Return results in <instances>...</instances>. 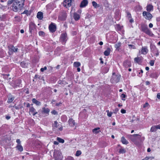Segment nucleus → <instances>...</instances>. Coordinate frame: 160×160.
Wrapping results in <instances>:
<instances>
[{"mask_svg":"<svg viewBox=\"0 0 160 160\" xmlns=\"http://www.w3.org/2000/svg\"><path fill=\"white\" fill-rule=\"evenodd\" d=\"M24 0H8V4H12V9L14 12L17 11L23 7Z\"/></svg>","mask_w":160,"mask_h":160,"instance_id":"1","label":"nucleus"},{"mask_svg":"<svg viewBox=\"0 0 160 160\" xmlns=\"http://www.w3.org/2000/svg\"><path fill=\"white\" fill-rule=\"evenodd\" d=\"M128 138H129L135 144L138 145L142 142L144 139V138L142 137L139 134H135L128 135Z\"/></svg>","mask_w":160,"mask_h":160,"instance_id":"2","label":"nucleus"},{"mask_svg":"<svg viewBox=\"0 0 160 160\" xmlns=\"http://www.w3.org/2000/svg\"><path fill=\"white\" fill-rule=\"evenodd\" d=\"M121 77L119 75H116L115 72L112 73V76L110 80L112 83H117L119 82Z\"/></svg>","mask_w":160,"mask_h":160,"instance_id":"3","label":"nucleus"},{"mask_svg":"<svg viewBox=\"0 0 160 160\" xmlns=\"http://www.w3.org/2000/svg\"><path fill=\"white\" fill-rule=\"evenodd\" d=\"M53 155L55 160H61L62 157L61 152L57 150H54Z\"/></svg>","mask_w":160,"mask_h":160,"instance_id":"4","label":"nucleus"},{"mask_svg":"<svg viewBox=\"0 0 160 160\" xmlns=\"http://www.w3.org/2000/svg\"><path fill=\"white\" fill-rule=\"evenodd\" d=\"M141 29L143 32H145L147 34L151 36L153 35V34L151 32L150 30L148 28L147 26L145 25H142L141 26Z\"/></svg>","mask_w":160,"mask_h":160,"instance_id":"5","label":"nucleus"},{"mask_svg":"<svg viewBox=\"0 0 160 160\" xmlns=\"http://www.w3.org/2000/svg\"><path fill=\"white\" fill-rule=\"evenodd\" d=\"M67 17V13L64 11L60 12L58 18V19L61 21H64L66 19Z\"/></svg>","mask_w":160,"mask_h":160,"instance_id":"6","label":"nucleus"},{"mask_svg":"<svg viewBox=\"0 0 160 160\" xmlns=\"http://www.w3.org/2000/svg\"><path fill=\"white\" fill-rule=\"evenodd\" d=\"M67 39V35L66 32L62 33L61 34L60 40L62 43H64V44H65Z\"/></svg>","mask_w":160,"mask_h":160,"instance_id":"7","label":"nucleus"},{"mask_svg":"<svg viewBox=\"0 0 160 160\" xmlns=\"http://www.w3.org/2000/svg\"><path fill=\"white\" fill-rule=\"evenodd\" d=\"M72 0H64L63 2V6L68 8L71 6Z\"/></svg>","mask_w":160,"mask_h":160,"instance_id":"8","label":"nucleus"},{"mask_svg":"<svg viewBox=\"0 0 160 160\" xmlns=\"http://www.w3.org/2000/svg\"><path fill=\"white\" fill-rule=\"evenodd\" d=\"M142 14L144 16H146L145 18L146 19H150L152 18V15L149 12L144 11L143 12Z\"/></svg>","mask_w":160,"mask_h":160,"instance_id":"9","label":"nucleus"},{"mask_svg":"<svg viewBox=\"0 0 160 160\" xmlns=\"http://www.w3.org/2000/svg\"><path fill=\"white\" fill-rule=\"evenodd\" d=\"M49 29L51 32H54L56 30V26L54 24L52 23L49 26Z\"/></svg>","mask_w":160,"mask_h":160,"instance_id":"10","label":"nucleus"},{"mask_svg":"<svg viewBox=\"0 0 160 160\" xmlns=\"http://www.w3.org/2000/svg\"><path fill=\"white\" fill-rule=\"evenodd\" d=\"M88 2L87 0H83L81 2L80 7V8H83L86 7L88 4Z\"/></svg>","mask_w":160,"mask_h":160,"instance_id":"11","label":"nucleus"},{"mask_svg":"<svg viewBox=\"0 0 160 160\" xmlns=\"http://www.w3.org/2000/svg\"><path fill=\"white\" fill-rule=\"evenodd\" d=\"M18 48H16L13 46H12L11 48H9V54H11L12 53V52H16L17 51Z\"/></svg>","mask_w":160,"mask_h":160,"instance_id":"12","label":"nucleus"},{"mask_svg":"<svg viewBox=\"0 0 160 160\" xmlns=\"http://www.w3.org/2000/svg\"><path fill=\"white\" fill-rule=\"evenodd\" d=\"M121 43L120 42H118L115 44L114 47L116 49V50L118 51H119L120 50V48L121 46Z\"/></svg>","mask_w":160,"mask_h":160,"instance_id":"13","label":"nucleus"},{"mask_svg":"<svg viewBox=\"0 0 160 160\" xmlns=\"http://www.w3.org/2000/svg\"><path fill=\"white\" fill-rule=\"evenodd\" d=\"M148 52V50L147 47H143L141 50L142 53L146 54Z\"/></svg>","mask_w":160,"mask_h":160,"instance_id":"14","label":"nucleus"},{"mask_svg":"<svg viewBox=\"0 0 160 160\" xmlns=\"http://www.w3.org/2000/svg\"><path fill=\"white\" fill-rule=\"evenodd\" d=\"M37 18L40 20H42L43 18V13L41 12H38L37 14Z\"/></svg>","mask_w":160,"mask_h":160,"instance_id":"15","label":"nucleus"},{"mask_svg":"<svg viewBox=\"0 0 160 160\" xmlns=\"http://www.w3.org/2000/svg\"><path fill=\"white\" fill-rule=\"evenodd\" d=\"M68 122L69 125L71 126H73L75 124V122L74 121L72 118L69 119Z\"/></svg>","mask_w":160,"mask_h":160,"instance_id":"16","label":"nucleus"},{"mask_svg":"<svg viewBox=\"0 0 160 160\" xmlns=\"http://www.w3.org/2000/svg\"><path fill=\"white\" fill-rule=\"evenodd\" d=\"M123 65L126 67H130L131 65L130 62L127 60L124 62Z\"/></svg>","mask_w":160,"mask_h":160,"instance_id":"17","label":"nucleus"},{"mask_svg":"<svg viewBox=\"0 0 160 160\" xmlns=\"http://www.w3.org/2000/svg\"><path fill=\"white\" fill-rule=\"evenodd\" d=\"M150 47L151 52H154L157 49L156 46L152 44H150Z\"/></svg>","mask_w":160,"mask_h":160,"instance_id":"18","label":"nucleus"},{"mask_svg":"<svg viewBox=\"0 0 160 160\" xmlns=\"http://www.w3.org/2000/svg\"><path fill=\"white\" fill-rule=\"evenodd\" d=\"M42 112L44 113H45L47 114L48 115L49 112H50V110L48 108L44 107L42 108Z\"/></svg>","mask_w":160,"mask_h":160,"instance_id":"19","label":"nucleus"},{"mask_svg":"<svg viewBox=\"0 0 160 160\" xmlns=\"http://www.w3.org/2000/svg\"><path fill=\"white\" fill-rule=\"evenodd\" d=\"M111 50L110 48H108L107 50H105L104 52V55L106 56H108L109 55Z\"/></svg>","mask_w":160,"mask_h":160,"instance_id":"20","label":"nucleus"},{"mask_svg":"<svg viewBox=\"0 0 160 160\" xmlns=\"http://www.w3.org/2000/svg\"><path fill=\"white\" fill-rule=\"evenodd\" d=\"M32 102L33 103H35L36 105L39 106L41 105V102L37 101L35 98H33L32 99Z\"/></svg>","mask_w":160,"mask_h":160,"instance_id":"21","label":"nucleus"},{"mask_svg":"<svg viewBox=\"0 0 160 160\" xmlns=\"http://www.w3.org/2000/svg\"><path fill=\"white\" fill-rule=\"evenodd\" d=\"M153 8V6L149 4L148 5L147 7V10L148 12H150L152 10Z\"/></svg>","mask_w":160,"mask_h":160,"instance_id":"22","label":"nucleus"},{"mask_svg":"<svg viewBox=\"0 0 160 160\" xmlns=\"http://www.w3.org/2000/svg\"><path fill=\"white\" fill-rule=\"evenodd\" d=\"M34 24L32 22H31L29 24V31L31 32L32 30L33 29V28L34 27Z\"/></svg>","mask_w":160,"mask_h":160,"instance_id":"23","label":"nucleus"},{"mask_svg":"<svg viewBox=\"0 0 160 160\" xmlns=\"http://www.w3.org/2000/svg\"><path fill=\"white\" fill-rule=\"evenodd\" d=\"M16 148L20 152H22L23 150V147L21 144H17Z\"/></svg>","mask_w":160,"mask_h":160,"instance_id":"24","label":"nucleus"},{"mask_svg":"<svg viewBox=\"0 0 160 160\" xmlns=\"http://www.w3.org/2000/svg\"><path fill=\"white\" fill-rule=\"evenodd\" d=\"M121 141L124 144H127L128 143V142L126 140V139H125L124 137H122Z\"/></svg>","mask_w":160,"mask_h":160,"instance_id":"25","label":"nucleus"},{"mask_svg":"<svg viewBox=\"0 0 160 160\" xmlns=\"http://www.w3.org/2000/svg\"><path fill=\"white\" fill-rule=\"evenodd\" d=\"M59 124H58V122L57 121H54L53 126V129H55V128H58L59 127Z\"/></svg>","mask_w":160,"mask_h":160,"instance_id":"26","label":"nucleus"},{"mask_svg":"<svg viewBox=\"0 0 160 160\" xmlns=\"http://www.w3.org/2000/svg\"><path fill=\"white\" fill-rule=\"evenodd\" d=\"M14 97L12 96H9L8 100V103H11L14 100Z\"/></svg>","mask_w":160,"mask_h":160,"instance_id":"27","label":"nucleus"},{"mask_svg":"<svg viewBox=\"0 0 160 160\" xmlns=\"http://www.w3.org/2000/svg\"><path fill=\"white\" fill-rule=\"evenodd\" d=\"M20 65L22 68H26L27 67L28 64L24 62H21Z\"/></svg>","mask_w":160,"mask_h":160,"instance_id":"28","label":"nucleus"},{"mask_svg":"<svg viewBox=\"0 0 160 160\" xmlns=\"http://www.w3.org/2000/svg\"><path fill=\"white\" fill-rule=\"evenodd\" d=\"M75 20H78L80 18V16L78 14L75 13L73 16Z\"/></svg>","mask_w":160,"mask_h":160,"instance_id":"29","label":"nucleus"},{"mask_svg":"<svg viewBox=\"0 0 160 160\" xmlns=\"http://www.w3.org/2000/svg\"><path fill=\"white\" fill-rule=\"evenodd\" d=\"M134 62L138 63H139L141 61V58L140 57H137L135 58L134 59Z\"/></svg>","mask_w":160,"mask_h":160,"instance_id":"30","label":"nucleus"},{"mask_svg":"<svg viewBox=\"0 0 160 160\" xmlns=\"http://www.w3.org/2000/svg\"><path fill=\"white\" fill-rule=\"evenodd\" d=\"M158 129L157 126H154L152 127L151 129V131L152 132H153L156 131Z\"/></svg>","mask_w":160,"mask_h":160,"instance_id":"31","label":"nucleus"},{"mask_svg":"<svg viewBox=\"0 0 160 160\" xmlns=\"http://www.w3.org/2000/svg\"><path fill=\"white\" fill-rule=\"evenodd\" d=\"M81 64L79 62H75L74 63V66L76 68H78L80 66Z\"/></svg>","mask_w":160,"mask_h":160,"instance_id":"32","label":"nucleus"},{"mask_svg":"<svg viewBox=\"0 0 160 160\" xmlns=\"http://www.w3.org/2000/svg\"><path fill=\"white\" fill-rule=\"evenodd\" d=\"M93 6L95 8H97L99 7V5L95 1H93L92 2Z\"/></svg>","mask_w":160,"mask_h":160,"instance_id":"33","label":"nucleus"},{"mask_svg":"<svg viewBox=\"0 0 160 160\" xmlns=\"http://www.w3.org/2000/svg\"><path fill=\"white\" fill-rule=\"evenodd\" d=\"M14 18L15 20L18 22H19L21 20L20 17L18 16H16L14 17Z\"/></svg>","mask_w":160,"mask_h":160,"instance_id":"34","label":"nucleus"},{"mask_svg":"<svg viewBox=\"0 0 160 160\" xmlns=\"http://www.w3.org/2000/svg\"><path fill=\"white\" fill-rule=\"evenodd\" d=\"M57 140H58L59 142L62 143H63L64 142V139L58 137L57 138Z\"/></svg>","mask_w":160,"mask_h":160,"instance_id":"35","label":"nucleus"},{"mask_svg":"<svg viewBox=\"0 0 160 160\" xmlns=\"http://www.w3.org/2000/svg\"><path fill=\"white\" fill-rule=\"evenodd\" d=\"M100 129L99 128H94L92 130L93 132L95 133H98L99 132V131H98Z\"/></svg>","mask_w":160,"mask_h":160,"instance_id":"36","label":"nucleus"},{"mask_svg":"<svg viewBox=\"0 0 160 160\" xmlns=\"http://www.w3.org/2000/svg\"><path fill=\"white\" fill-rule=\"evenodd\" d=\"M36 110L35 108L32 107H31L30 108H29V111L30 112L33 113L34 112H35Z\"/></svg>","mask_w":160,"mask_h":160,"instance_id":"37","label":"nucleus"},{"mask_svg":"<svg viewBox=\"0 0 160 160\" xmlns=\"http://www.w3.org/2000/svg\"><path fill=\"white\" fill-rule=\"evenodd\" d=\"M150 76L151 78H155L157 77L156 74L154 72H153L150 75Z\"/></svg>","mask_w":160,"mask_h":160,"instance_id":"38","label":"nucleus"},{"mask_svg":"<svg viewBox=\"0 0 160 160\" xmlns=\"http://www.w3.org/2000/svg\"><path fill=\"white\" fill-rule=\"evenodd\" d=\"M81 154V151L78 150L76 152V153L75 154V155L77 156H80Z\"/></svg>","mask_w":160,"mask_h":160,"instance_id":"39","label":"nucleus"},{"mask_svg":"<svg viewBox=\"0 0 160 160\" xmlns=\"http://www.w3.org/2000/svg\"><path fill=\"white\" fill-rule=\"evenodd\" d=\"M127 13V17L128 18V19H130V18H131V14L128 12H126Z\"/></svg>","mask_w":160,"mask_h":160,"instance_id":"40","label":"nucleus"},{"mask_svg":"<svg viewBox=\"0 0 160 160\" xmlns=\"http://www.w3.org/2000/svg\"><path fill=\"white\" fill-rule=\"evenodd\" d=\"M119 152L120 153H125V150L124 149L121 148L119 150Z\"/></svg>","mask_w":160,"mask_h":160,"instance_id":"41","label":"nucleus"},{"mask_svg":"<svg viewBox=\"0 0 160 160\" xmlns=\"http://www.w3.org/2000/svg\"><path fill=\"white\" fill-rule=\"evenodd\" d=\"M39 34L40 36H43L44 35V32L42 31H40L39 32Z\"/></svg>","mask_w":160,"mask_h":160,"instance_id":"42","label":"nucleus"},{"mask_svg":"<svg viewBox=\"0 0 160 160\" xmlns=\"http://www.w3.org/2000/svg\"><path fill=\"white\" fill-rule=\"evenodd\" d=\"M128 45L129 47V48L130 49L135 48V46L133 45L128 44Z\"/></svg>","mask_w":160,"mask_h":160,"instance_id":"43","label":"nucleus"},{"mask_svg":"<svg viewBox=\"0 0 160 160\" xmlns=\"http://www.w3.org/2000/svg\"><path fill=\"white\" fill-rule=\"evenodd\" d=\"M126 97V96L125 94H124L123 93L121 95V96L122 99L123 100L125 101V99H124V98H125Z\"/></svg>","mask_w":160,"mask_h":160,"instance_id":"44","label":"nucleus"},{"mask_svg":"<svg viewBox=\"0 0 160 160\" xmlns=\"http://www.w3.org/2000/svg\"><path fill=\"white\" fill-rule=\"evenodd\" d=\"M104 72L107 73L109 70V68L108 67H105L104 68Z\"/></svg>","mask_w":160,"mask_h":160,"instance_id":"45","label":"nucleus"},{"mask_svg":"<svg viewBox=\"0 0 160 160\" xmlns=\"http://www.w3.org/2000/svg\"><path fill=\"white\" fill-rule=\"evenodd\" d=\"M47 69V67L45 66L44 67V68H42L40 70L42 72H43L45 70H46Z\"/></svg>","mask_w":160,"mask_h":160,"instance_id":"46","label":"nucleus"},{"mask_svg":"<svg viewBox=\"0 0 160 160\" xmlns=\"http://www.w3.org/2000/svg\"><path fill=\"white\" fill-rule=\"evenodd\" d=\"M149 106V104L148 102H146L144 105H143V108H146L148 107Z\"/></svg>","mask_w":160,"mask_h":160,"instance_id":"47","label":"nucleus"},{"mask_svg":"<svg viewBox=\"0 0 160 160\" xmlns=\"http://www.w3.org/2000/svg\"><path fill=\"white\" fill-rule=\"evenodd\" d=\"M150 64L151 66H153L154 64V61L152 60H151L150 61Z\"/></svg>","mask_w":160,"mask_h":160,"instance_id":"48","label":"nucleus"},{"mask_svg":"<svg viewBox=\"0 0 160 160\" xmlns=\"http://www.w3.org/2000/svg\"><path fill=\"white\" fill-rule=\"evenodd\" d=\"M28 11L27 10H24V11L22 14H25L28 15Z\"/></svg>","mask_w":160,"mask_h":160,"instance_id":"49","label":"nucleus"},{"mask_svg":"<svg viewBox=\"0 0 160 160\" xmlns=\"http://www.w3.org/2000/svg\"><path fill=\"white\" fill-rule=\"evenodd\" d=\"M108 112L107 113V115L109 117H111L112 116V112H109L108 111Z\"/></svg>","mask_w":160,"mask_h":160,"instance_id":"50","label":"nucleus"},{"mask_svg":"<svg viewBox=\"0 0 160 160\" xmlns=\"http://www.w3.org/2000/svg\"><path fill=\"white\" fill-rule=\"evenodd\" d=\"M16 142L18 143V144H20L21 141L19 139H17L16 140Z\"/></svg>","mask_w":160,"mask_h":160,"instance_id":"51","label":"nucleus"},{"mask_svg":"<svg viewBox=\"0 0 160 160\" xmlns=\"http://www.w3.org/2000/svg\"><path fill=\"white\" fill-rule=\"evenodd\" d=\"M121 113H125L126 112V111L124 109H122L121 111Z\"/></svg>","mask_w":160,"mask_h":160,"instance_id":"52","label":"nucleus"},{"mask_svg":"<svg viewBox=\"0 0 160 160\" xmlns=\"http://www.w3.org/2000/svg\"><path fill=\"white\" fill-rule=\"evenodd\" d=\"M156 52V55L157 56L159 55V52L158 49H157L154 52Z\"/></svg>","mask_w":160,"mask_h":160,"instance_id":"53","label":"nucleus"},{"mask_svg":"<svg viewBox=\"0 0 160 160\" xmlns=\"http://www.w3.org/2000/svg\"><path fill=\"white\" fill-rule=\"evenodd\" d=\"M51 113L54 115H55L57 114V112L55 110H53L51 112Z\"/></svg>","mask_w":160,"mask_h":160,"instance_id":"54","label":"nucleus"},{"mask_svg":"<svg viewBox=\"0 0 160 160\" xmlns=\"http://www.w3.org/2000/svg\"><path fill=\"white\" fill-rule=\"evenodd\" d=\"M157 98L160 99V93H158L157 95Z\"/></svg>","mask_w":160,"mask_h":160,"instance_id":"55","label":"nucleus"},{"mask_svg":"<svg viewBox=\"0 0 160 160\" xmlns=\"http://www.w3.org/2000/svg\"><path fill=\"white\" fill-rule=\"evenodd\" d=\"M58 129L59 131H62V126L60 127H59H59L58 128Z\"/></svg>","mask_w":160,"mask_h":160,"instance_id":"56","label":"nucleus"},{"mask_svg":"<svg viewBox=\"0 0 160 160\" xmlns=\"http://www.w3.org/2000/svg\"><path fill=\"white\" fill-rule=\"evenodd\" d=\"M149 26L150 28H152L153 27V24L151 23H150L149 25Z\"/></svg>","mask_w":160,"mask_h":160,"instance_id":"57","label":"nucleus"},{"mask_svg":"<svg viewBox=\"0 0 160 160\" xmlns=\"http://www.w3.org/2000/svg\"><path fill=\"white\" fill-rule=\"evenodd\" d=\"M156 20H157V21L158 22H160V17H158L157 18Z\"/></svg>","mask_w":160,"mask_h":160,"instance_id":"58","label":"nucleus"},{"mask_svg":"<svg viewBox=\"0 0 160 160\" xmlns=\"http://www.w3.org/2000/svg\"><path fill=\"white\" fill-rule=\"evenodd\" d=\"M130 19H129V22L130 23H132L133 22V19H132L131 18H130Z\"/></svg>","mask_w":160,"mask_h":160,"instance_id":"59","label":"nucleus"},{"mask_svg":"<svg viewBox=\"0 0 160 160\" xmlns=\"http://www.w3.org/2000/svg\"><path fill=\"white\" fill-rule=\"evenodd\" d=\"M54 144L55 145H58V142L57 141H55L54 142Z\"/></svg>","mask_w":160,"mask_h":160,"instance_id":"60","label":"nucleus"},{"mask_svg":"<svg viewBox=\"0 0 160 160\" xmlns=\"http://www.w3.org/2000/svg\"><path fill=\"white\" fill-rule=\"evenodd\" d=\"M6 118L7 120H8L10 118V117L9 116H6Z\"/></svg>","mask_w":160,"mask_h":160,"instance_id":"61","label":"nucleus"},{"mask_svg":"<svg viewBox=\"0 0 160 160\" xmlns=\"http://www.w3.org/2000/svg\"><path fill=\"white\" fill-rule=\"evenodd\" d=\"M38 113L37 112H36V111H35V112H34L33 113V116H35L36 114H37Z\"/></svg>","mask_w":160,"mask_h":160,"instance_id":"62","label":"nucleus"},{"mask_svg":"<svg viewBox=\"0 0 160 160\" xmlns=\"http://www.w3.org/2000/svg\"><path fill=\"white\" fill-rule=\"evenodd\" d=\"M30 105L29 103H28L27 104L26 107H30Z\"/></svg>","mask_w":160,"mask_h":160,"instance_id":"63","label":"nucleus"},{"mask_svg":"<svg viewBox=\"0 0 160 160\" xmlns=\"http://www.w3.org/2000/svg\"><path fill=\"white\" fill-rule=\"evenodd\" d=\"M157 127L158 129H160V124L157 125Z\"/></svg>","mask_w":160,"mask_h":160,"instance_id":"64","label":"nucleus"}]
</instances>
